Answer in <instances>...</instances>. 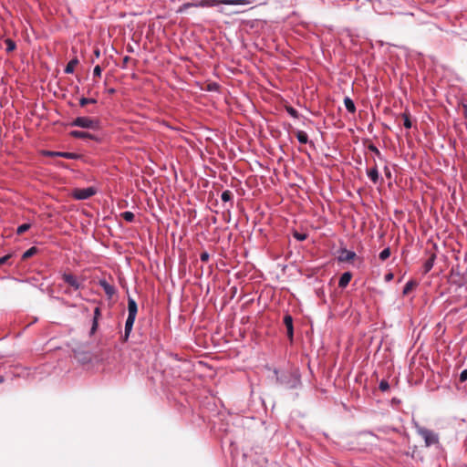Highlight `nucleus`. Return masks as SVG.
Returning <instances> with one entry per match:
<instances>
[{
    "mask_svg": "<svg viewBox=\"0 0 467 467\" xmlns=\"http://www.w3.org/2000/svg\"><path fill=\"white\" fill-rule=\"evenodd\" d=\"M38 252V249L36 246L30 247L22 254V260H26L31 256L35 255Z\"/></svg>",
    "mask_w": 467,
    "mask_h": 467,
    "instance_id": "25",
    "label": "nucleus"
},
{
    "mask_svg": "<svg viewBox=\"0 0 467 467\" xmlns=\"http://www.w3.org/2000/svg\"><path fill=\"white\" fill-rule=\"evenodd\" d=\"M384 173L387 178H391V171L388 166L384 167Z\"/></svg>",
    "mask_w": 467,
    "mask_h": 467,
    "instance_id": "40",
    "label": "nucleus"
},
{
    "mask_svg": "<svg viewBox=\"0 0 467 467\" xmlns=\"http://www.w3.org/2000/svg\"><path fill=\"white\" fill-rule=\"evenodd\" d=\"M30 227H31L30 223H23L17 227L16 234L19 235L23 234L24 233L28 231L30 229Z\"/></svg>",
    "mask_w": 467,
    "mask_h": 467,
    "instance_id": "29",
    "label": "nucleus"
},
{
    "mask_svg": "<svg viewBox=\"0 0 467 467\" xmlns=\"http://www.w3.org/2000/svg\"><path fill=\"white\" fill-rule=\"evenodd\" d=\"M122 218L129 223H132L135 219V215L132 212L126 211L121 213Z\"/></svg>",
    "mask_w": 467,
    "mask_h": 467,
    "instance_id": "27",
    "label": "nucleus"
},
{
    "mask_svg": "<svg viewBox=\"0 0 467 467\" xmlns=\"http://www.w3.org/2000/svg\"><path fill=\"white\" fill-rule=\"evenodd\" d=\"M417 285H418V282L416 280L411 279V280L408 281L403 287L402 294L404 296L408 295Z\"/></svg>",
    "mask_w": 467,
    "mask_h": 467,
    "instance_id": "19",
    "label": "nucleus"
},
{
    "mask_svg": "<svg viewBox=\"0 0 467 467\" xmlns=\"http://www.w3.org/2000/svg\"><path fill=\"white\" fill-rule=\"evenodd\" d=\"M74 357L82 363L91 361V354L85 351L74 350Z\"/></svg>",
    "mask_w": 467,
    "mask_h": 467,
    "instance_id": "14",
    "label": "nucleus"
},
{
    "mask_svg": "<svg viewBox=\"0 0 467 467\" xmlns=\"http://www.w3.org/2000/svg\"><path fill=\"white\" fill-rule=\"evenodd\" d=\"M217 88H218V85L213 83V84H210L209 85V88L208 89L209 90H215V89H217Z\"/></svg>",
    "mask_w": 467,
    "mask_h": 467,
    "instance_id": "43",
    "label": "nucleus"
},
{
    "mask_svg": "<svg viewBox=\"0 0 467 467\" xmlns=\"http://www.w3.org/2000/svg\"><path fill=\"white\" fill-rule=\"evenodd\" d=\"M385 281L386 282H389L391 281L393 278H394V274L393 273H388L385 275Z\"/></svg>",
    "mask_w": 467,
    "mask_h": 467,
    "instance_id": "39",
    "label": "nucleus"
},
{
    "mask_svg": "<svg viewBox=\"0 0 467 467\" xmlns=\"http://www.w3.org/2000/svg\"><path fill=\"white\" fill-rule=\"evenodd\" d=\"M338 257L337 260L339 262H350L354 260L357 256L356 253L354 251H349L346 248H340L338 251Z\"/></svg>",
    "mask_w": 467,
    "mask_h": 467,
    "instance_id": "9",
    "label": "nucleus"
},
{
    "mask_svg": "<svg viewBox=\"0 0 467 467\" xmlns=\"http://www.w3.org/2000/svg\"><path fill=\"white\" fill-rule=\"evenodd\" d=\"M78 64V59L77 57L71 59L65 67V73L71 74L74 72L75 67Z\"/></svg>",
    "mask_w": 467,
    "mask_h": 467,
    "instance_id": "20",
    "label": "nucleus"
},
{
    "mask_svg": "<svg viewBox=\"0 0 467 467\" xmlns=\"http://www.w3.org/2000/svg\"><path fill=\"white\" fill-rule=\"evenodd\" d=\"M130 57L126 56L124 58H123V65H122V67H127V64L128 62L130 61Z\"/></svg>",
    "mask_w": 467,
    "mask_h": 467,
    "instance_id": "42",
    "label": "nucleus"
},
{
    "mask_svg": "<svg viewBox=\"0 0 467 467\" xmlns=\"http://www.w3.org/2000/svg\"><path fill=\"white\" fill-rule=\"evenodd\" d=\"M379 389L382 391V392H385V391H388L389 389V384L387 380L385 379H382L380 382H379Z\"/></svg>",
    "mask_w": 467,
    "mask_h": 467,
    "instance_id": "32",
    "label": "nucleus"
},
{
    "mask_svg": "<svg viewBox=\"0 0 467 467\" xmlns=\"http://www.w3.org/2000/svg\"><path fill=\"white\" fill-rule=\"evenodd\" d=\"M102 69L100 66L97 65L93 69V75L94 77L99 78L101 76Z\"/></svg>",
    "mask_w": 467,
    "mask_h": 467,
    "instance_id": "36",
    "label": "nucleus"
},
{
    "mask_svg": "<svg viewBox=\"0 0 467 467\" xmlns=\"http://www.w3.org/2000/svg\"><path fill=\"white\" fill-rule=\"evenodd\" d=\"M94 55H95L97 57H99L100 56V51H99V48H97V49H95V50H94Z\"/></svg>",
    "mask_w": 467,
    "mask_h": 467,
    "instance_id": "44",
    "label": "nucleus"
},
{
    "mask_svg": "<svg viewBox=\"0 0 467 467\" xmlns=\"http://www.w3.org/2000/svg\"><path fill=\"white\" fill-rule=\"evenodd\" d=\"M435 260H436V254L435 253H431L430 254V257L423 264V272H424V274H427V273H429L431 270V268L434 265Z\"/></svg>",
    "mask_w": 467,
    "mask_h": 467,
    "instance_id": "16",
    "label": "nucleus"
},
{
    "mask_svg": "<svg viewBox=\"0 0 467 467\" xmlns=\"http://www.w3.org/2000/svg\"><path fill=\"white\" fill-rule=\"evenodd\" d=\"M251 3L250 0H199L195 3H185L179 7L177 13H182L190 7H213L219 5H245Z\"/></svg>",
    "mask_w": 467,
    "mask_h": 467,
    "instance_id": "1",
    "label": "nucleus"
},
{
    "mask_svg": "<svg viewBox=\"0 0 467 467\" xmlns=\"http://www.w3.org/2000/svg\"><path fill=\"white\" fill-rule=\"evenodd\" d=\"M69 136L72 138H75V139H82V140L88 139V140H95L98 142L101 140V139L95 134L89 133L88 131H82V130H71L69 132Z\"/></svg>",
    "mask_w": 467,
    "mask_h": 467,
    "instance_id": "8",
    "label": "nucleus"
},
{
    "mask_svg": "<svg viewBox=\"0 0 467 467\" xmlns=\"http://www.w3.org/2000/svg\"><path fill=\"white\" fill-rule=\"evenodd\" d=\"M101 308L100 306H96L93 312L92 325L89 331V335L92 336L96 333L99 327V321L101 318Z\"/></svg>",
    "mask_w": 467,
    "mask_h": 467,
    "instance_id": "10",
    "label": "nucleus"
},
{
    "mask_svg": "<svg viewBox=\"0 0 467 467\" xmlns=\"http://www.w3.org/2000/svg\"><path fill=\"white\" fill-rule=\"evenodd\" d=\"M351 278H352V274L350 272L343 273L339 278L338 286L340 288H345L349 284Z\"/></svg>",
    "mask_w": 467,
    "mask_h": 467,
    "instance_id": "18",
    "label": "nucleus"
},
{
    "mask_svg": "<svg viewBox=\"0 0 467 467\" xmlns=\"http://www.w3.org/2000/svg\"><path fill=\"white\" fill-rule=\"evenodd\" d=\"M285 110H286V112H287L291 117H293V118H295V119H297V118L299 117V113H298V111H297L295 108H293V107H291V106H287V107H285Z\"/></svg>",
    "mask_w": 467,
    "mask_h": 467,
    "instance_id": "31",
    "label": "nucleus"
},
{
    "mask_svg": "<svg viewBox=\"0 0 467 467\" xmlns=\"http://www.w3.org/2000/svg\"><path fill=\"white\" fill-rule=\"evenodd\" d=\"M389 255H390V249H389V247H387L379 253V258L381 261H385L389 257Z\"/></svg>",
    "mask_w": 467,
    "mask_h": 467,
    "instance_id": "30",
    "label": "nucleus"
},
{
    "mask_svg": "<svg viewBox=\"0 0 467 467\" xmlns=\"http://www.w3.org/2000/svg\"><path fill=\"white\" fill-rule=\"evenodd\" d=\"M99 285L103 288L108 298H112V296L116 294L115 286L110 285L106 279H99Z\"/></svg>",
    "mask_w": 467,
    "mask_h": 467,
    "instance_id": "11",
    "label": "nucleus"
},
{
    "mask_svg": "<svg viewBox=\"0 0 467 467\" xmlns=\"http://www.w3.org/2000/svg\"><path fill=\"white\" fill-rule=\"evenodd\" d=\"M44 155L48 156V157H62V158L68 159V160H78L82 157L80 154L75 153V152L51 151V150L45 151Z\"/></svg>",
    "mask_w": 467,
    "mask_h": 467,
    "instance_id": "7",
    "label": "nucleus"
},
{
    "mask_svg": "<svg viewBox=\"0 0 467 467\" xmlns=\"http://www.w3.org/2000/svg\"><path fill=\"white\" fill-rule=\"evenodd\" d=\"M69 126L78 127L82 129H88L92 130H98L100 129V120L99 119H93L89 117L80 116L73 119Z\"/></svg>",
    "mask_w": 467,
    "mask_h": 467,
    "instance_id": "4",
    "label": "nucleus"
},
{
    "mask_svg": "<svg viewBox=\"0 0 467 467\" xmlns=\"http://www.w3.org/2000/svg\"><path fill=\"white\" fill-rule=\"evenodd\" d=\"M135 319H136L135 317H127V320H126V323H125V332H124V336H123V340L124 341L128 340V338L130 337V332L132 330Z\"/></svg>",
    "mask_w": 467,
    "mask_h": 467,
    "instance_id": "15",
    "label": "nucleus"
},
{
    "mask_svg": "<svg viewBox=\"0 0 467 467\" xmlns=\"http://www.w3.org/2000/svg\"><path fill=\"white\" fill-rule=\"evenodd\" d=\"M368 177L371 180L373 183H378L379 182V173L378 171L377 165H375L373 168L367 171Z\"/></svg>",
    "mask_w": 467,
    "mask_h": 467,
    "instance_id": "17",
    "label": "nucleus"
},
{
    "mask_svg": "<svg viewBox=\"0 0 467 467\" xmlns=\"http://www.w3.org/2000/svg\"><path fill=\"white\" fill-rule=\"evenodd\" d=\"M137 313H138V306H137L136 301L133 298L129 297L128 298V317L136 318Z\"/></svg>",
    "mask_w": 467,
    "mask_h": 467,
    "instance_id": "13",
    "label": "nucleus"
},
{
    "mask_svg": "<svg viewBox=\"0 0 467 467\" xmlns=\"http://www.w3.org/2000/svg\"><path fill=\"white\" fill-rule=\"evenodd\" d=\"M12 257L11 254H8L3 257H0V265L7 264L9 262V259Z\"/></svg>",
    "mask_w": 467,
    "mask_h": 467,
    "instance_id": "35",
    "label": "nucleus"
},
{
    "mask_svg": "<svg viewBox=\"0 0 467 467\" xmlns=\"http://www.w3.org/2000/svg\"><path fill=\"white\" fill-rule=\"evenodd\" d=\"M87 112H88V113H95L96 111L94 109H88Z\"/></svg>",
    "mask_w": 467,
    "mask_h": 467,
    "instance_id": "46",
    "label": "nucleus"
},
{
    "mask_svg": "<svg viewBox=\"0 0 467 467\" xmlns=\"http://www.w3.org/2000/svg\"><path fill=\"white\" fill-rule=\"evenodd\" d=\"M344 105L347 109V110L350 113H355L356 112V106H355V103L354 101L348 98V97H346L344 99Z\"/></svg>",
    "mask_w": 467,
    "mask_h": 467,
    "instance_id": "22",
    "label": "nucleus"
},
{
    "mask_svg": "<svg viewBox=\"0 0 467 467\" xmlns=\"http://www.w3.org/2000/svg\"><path fill=\"white\" fill-rule=\"evenodd\" d=\"M296 136L297 140L301 144H306V143L309 142L308 136H307V134L304 130H296Z\"/></svg>",
    "mask_w": 467,
    "mask_h": 467,
    "instance_id": "23",
    "label": "nucleus"
},
{
    "mask_svg": "<svg viewBox=\"0 0 467 467\" xmlns=\"http://www.w3.org/2000/svg\"><path fill=\"white\" fill-rule=\"evenodd\" d=\"M460 288H462V286H461ZM463 290H464V293L466 294V304H467V286H463Z\"/></svg>",
    "mask_w": 467,
    "mask_h": 467,
    "instance_id": "45",
    "label": "nucleus"
},
{
    "mask_svg": "<svg viewBox=\"0 0 467 467\" xmlns=\"http://www.w3.org/2000/svg\"><path fill=\"white\" fill-rule=\"evenodd\" d=\"M402 118H403V125L406 129H410L412 124H411V121H410V114L408 112H404L402 114Z\"/></svg>",
    "mask_w": 467,
    "mask_h": 467,
    "instance_id": "28",
    "label": "nucleus"
},
{
    "mask_svg": "<svg viewBox=\"0 0 467 467\" xmlns=\"http://www.w3.org/2000/svg\"><path fill=\"white\" fill-rule=\"evenodd\" d=\"M467 380V369H464L460 374V381L464 382Z\"/></svg>",
    "mask_w": 467,
    "mask_h": 467,
    "instance_id": "38",
    "label": "nucleus"
},
{
    "mask_svg": "<svg viewBox=\"0 0 467 467\" xmlns=\"http://www.w3.org/2000/svg\"><path fill=\"white\" fill-rule=\"evenodd\" d=\"M98 100L94 98H85L82 97L79 99V105L80 107L84 108L88 104H96Z\"/></svg>",
    "mask_w": 467,
    "mask_h": 467,
    "instance_id": "24",
    "label": "nucleus"
},
{
    "mask_svg": "<svg viewBox=\"0 0 467 467\" xmlns=\"http://www.w3.org/2000/svg\"><path fill=\"white\" fill-rule=\"evenodd\" d=\"M416 432L424 440L425 446L431 447L440 443L439 434L431 430L420 426L418 422H414Z\"/></svg>",
    "mask_w": 467,
    "mask_h": 467,
    "instance_id": "3",
    "label": "nucleus"
},
{
    "mask_svg": "<svg viewBox=\"0 0 467 467\" xmlns=\"http://www.w3.org/2000/svg\"><path fill=\"white\" fill-rule=\"evenodd\" d=\"M109 93H114V92H115V89H114V88H110V89L109 90Z\"/></svg>",
    "mask_w": 467,
    "mask_h": 467,
    "instance_id": "47",
    "label": "nucleus"
},
{
    "mask_svg": "<svg viewBox=\"0 0 467 467\" xmlns=\"http://www.w3.org/2000/svg\"><path fill=\"white\" fill-rule=\"evenodd\" d=\"M61 278L68 285V288L64 292L66 295H70L71 289L73 291H78L84 287V278H80L69 271H64L61 273Z\"/></svg>",
    "mask_w": 467,
    "mask_h": 467,
    "instance_id": "2",
    "label": "nucleus"
},
{
    "mask_svg": "<svg viewBox=\"0 0 467 467\" xmlns=\"http://www.w3.org/2000/svg\"><path fill=\"white\" fill-rule=\"evenodd\" d=\"M5 50L7 53L14 51L16 47V42L10 38H6L5 40Z\"/></svg>",
    "mask_w": 467,
    "mask_h": 467,
    "instance_id": "26",
    "label": "nucleus"
},
{
    "mask_svg": "<svg viewBox=\"0 0 467 467\" xmlns=\"http://www.w3.org/2000/svg\"><path fill=\"white\" fill-rule=\"evenodd\" d=\"M96 190L93 187L76 189L73 192V197L76 200H87L95 195Z\"/></svg>",
    "mask_w": 467,
    "mask_h": 467,
    "instance_id": "6",
    "label": "nucleus"
},
{
    "mask_svg": "<svg viewBox=\"0 0 467 467\" xmlns=\"http://www.w3.org/2000/svg\"><path fill=\"white\" fill-rule=\"evenodd\" d=\"M368 149L370 151L374 152L378 157H380V156H381V153H380L379 150V149H378L374 144H369V145L368 146Z\"/></svg>",
    "mask_w": 467,
    "mask_h": 467,
    "instance_id": "34",
    "label": "nucleus"
},
{
    "mask_svg": "<svg viewBox=\"0 0 467 467\" xmlns=\"http://www.w3.org/2000/svg\"><path fill=\"white\" fill-rule=\"evenodd\" d=\"M294 237L297 240V241H304L306 239L307 237V234H303V233H298V232H295L294 233Z\"/></svg>",
    "mask_w": 467,
    "mask_h": 467,
    "instance_id": "33",
    "label": "nucleus"
},
{
    "mask_svg": "<svg viewBox=\"0 0 467 467\" xmlns=\"http://www.w3.org/2000/svg\"><path fill=\"white\" fill-rule=\"evenodd\" d=\"M275 374L276 375V381L285 386L286 389H295L296 388L299 384H300V379L298 377H293L292 375H289V377H291L292 379H286L287 376L286 375H281V376H278V370L277 369H275L274 370Z\"/></svg>",
    "mask_w": 467,
    "mask_h": 467,
    "instance_id": "5",
    "label": "nucleus"
},
{
    "mask_svg": "<svg viewBox=\"0 0 467 467\" xmlns=\"http://www.w3.org/2000/svg\"><path fill=\"white\" fill-rule=\"evenodd\" d=\"M221 199L224 202H231V207H233V205H234V202H233L234 194H233V192L231 191H229V190L223 191L222 195H221Z\"/></svg>",
    "mask_w": 467,
    "mask_h": 467,
    "instance_id": "21",
    "label": "nucleus"
},
{
    "mask_svg": "<svg viewBox=\"0 0 467 467\" xmlns=\"http://www.w3.org/2000/svg\"><path fill=\"white\" fill-rule=\"evenodd\" d=\"M461 105L463 109V116L467 119V103L462 102Z\"/></svg>",
    "mask_w": 467,
    "mask_h": 467,
    "instance_id": "41",
    "label": "nucleus"
},
{
    "mask_svg": "<svg viewBox=\"0 0 467 467\" xmlns=\"http://www.w3.org/2000/svg\"><path fill=\"white\" fill-rule=\"evenodd\" d=\"M392 402L397 403V402H400V400H397L394 398V399H392Z\"/></svg>",
    "mask_w": 467,
    "mask_h": 467,
    "instance_id": "48",
    "label": "nucleus"
},
{
    "mask_svg": "<svg viewBox=\"0 0 467 467\" xmlns=\"http://www.w3.org/2000/svg\"><path fill=\"white\" fill-rule=\"evenodd\" d=\"M210 258V254L208 252L204 251L200 254V259L202 262H207Z\"/></svg>",
    "mask_w": 467,
    "mask_h": 467,
    "instance_id": "37",
    "label": "nucleus"
},
{
    "mask_svg": "<svg viewBox=\"0 0 467 467\" xmlns=\"http://www.w3.org/2000/svg\"><path fill=\"white\" fill-rule=\"evenodd\" d=\"M83 311L88 312V307L84 306Z\"/></svg>",
    "mask_w": 467,
    "mask_h": 467,
    "instance_id": "49",
    "label": "nucleus"
},
{
    "mask_svg": "<svg viewBox=\"0 0 467 467\" xmlns=\"http://www.w3.org/2000/svg\"><path fill=\"white\" fill-rule=\"evenodd\" d=\"M284 324L287 330V337L292 341L294 337V326H293V317L291 315L286 314L284 317Z\"/></svg>",
    "mask_w": 467,
    "mask_h": 467,
    "instance_id": "12",
    "label": "nucleus"
}]
</instances>
